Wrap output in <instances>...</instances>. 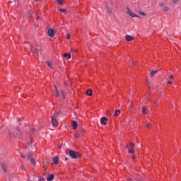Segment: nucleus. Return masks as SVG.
<instances>
[{
  "label": "nucleus",
  "instance_id": "obj_1",
  "mask_svg": "<svg viewBox=\"0 0 181 181\" xmlns=\"http://www.w3.org/2000/svg\"><path fill=\"white\" fill-rule=\"evenodd\" d=\"M66 153H69L71 158L73 159H77V158H80V154L77 151H74L73 150H66Z\"/></svg>",
  "mask_w": 181,
  "mask_h": 181
},
{
  "label": "nucleus",
  "instance_id": "obj_2",
  "mask_svg": "<svg viewBox=\"0 0 181 181\" xmlns=\"http://www.w3.org/2000/svg\"><path fill=\"white\" fill-rule=\"evenodd\" d=\"M31 156H32V152L28 153L27 155V159H28V160H30V162L32 165H35L36 161H35V159L32 158Z\"/></svg>",
  "mask_w": 181,
  "mask_h": 181
},
{
  "label": "nucleus",
  "instance_id": "obj_3",
  "mask_svg": "<svg viewBox=\"0 0 181 181\" xmlns=\"http://www.w3.org/2000/svg\"><path fill=\"white\" fill-rule=\"evenodd\" d=\"M127 12L132 18H139L138 15H136L135 13L132 12V11H131L128 7L127 8Z\"/></svg>",
  "mask_w": 181,
  "mask_h": 181
},
{
  "label": "nucleus",
  "instance_id": "obj_4",
  "mask_svg": "<svg viewBox=\"0 0 181 181\" xmlns=\"http://www.w3.org/2000/svg\"><path fill=\"white\" fill-rule=\"evenodd\" d=\"M30 49L35 56H39V48H35V47L30 45Z\"/></svg>",
  "mask_w": 181,
  "mask_h": 181
},
{
  "label": "nucleus",
  "instance_id": "obj_5",
  "mask_svg": "<svg viewBox=\"0 0 181 181\" xmlns=\"http://www.w3.org/2000/svg\"><path fill=\"white\" fill-rule=\"evenodd\" d=\"M55 33L54 29L53 28H49L47 31V35L49 36V37H54Z\"/></svg>",
  "mask_w": 181,
  "mask_h": 181
},
{
  "label": "nucleus",
  "instance_id": "obj_6",
  "mask_svg": "<svg viewBox=\"0 0 181 181\" xmlns=\"http://www.w3.org/2000/svg\"><path fill=\"white\" fill-rule=\"evenodd\" d=\"M108 122V118L103 117L100 119L101 125H107V122Z\"/></svg>",
  "mask_w": 181,
  "mask_h": 181
},
{
  "label": "nucleus",
  "instance_id": "obj_7",
  "mask_svg": "<svg viewBox=\"0 0 181 181\" xmlns=\"http://www.w3.org/2000/svg\"><path fill=\"white\" fill-rule=\"evenodd\" d=\"M52 124L53 127H57L59 125V122H57V119H56L54 117H52Z\"/></svg>",
  "mask_w": 181,
  "mask_h": 181
},
{
  "label": "nucleus",
  "instance_id": "obj_8",
  "mask_svg": "<svg viewBox=\"0 0 181 181\" xmlns=\"http://www.w3.org/2000/svg\"><path fill=\"white\" fill-rule=\"evenodd\" d=\"M1 168L4 172H8V164L5 163H1Z\"/></svg>",
  "mask_w": 181,
  "mask_h": 181
},
{
  "label": "nucleus",
  "instance_id": "obj_9",
  "mask_svg": "<svg viewBox=\"0 0 181 181\" xmlns=\"http://www.w3.org/2000/svg\"><path fill=\"white\" fill-rule=\"evenodd\" d=\"M52 161H53V164L54 165H57V163H59V158L57 156H54L53 158H52Z\"/></svg>",
  "mask_w": 181,
  "mask_h": 181
},
{
  "label": "nucleus",
  "instance_id": "obj_10",
  "mask_svg": "<svg viewBox=\"0 0 181 181\" xmlns=\"http://www.w3.org/2000/svg\"><path fill=\"white\" fill-rule=\"evenodd\" d=\"M53 179H54V175H53V174H51L47 177V181H52Z\"/></svg>",
  "mask_w": 181,
  "mask_h": 181
},
{
  "label": "nucleus",
  "instance_id": "obj_11",
  "mask_svg": "<svg viewBox=\"0 0 181 181\" xmlns=\"http://www.w3.org/2000/svg\"><path fill=\"white\" fill-rule=\"evenodd\" d=\"M126 40L127 42H132V40H134V37H132L131 35H127L126 36Z\"/></svg>",
  "mask_w": 181,
  "mask_h": 181
},
{
  "label": "nucleus",
  "instance_id": "obj_12",
  "mask_svg": "<svg viewBox=\"0 0 181 181\" xmlns=\"http://www.w3.org/2000/svg\"><path fill=\"white\" fill-rule=\"evenodd\" d=\"M86 95H88L89 97H91V95H93V90L88 89L86 90Z\"/></svg>",
  "mask_w": 181,
  "mask_h": 181
},
{
  "label": "nucleus",
  "instance_id": "obj_13",
  "mask_svg": "<svg viewBox=\"0 0 181 181\" xmlns=\"http://www.w3.org/2000/svg\"><path fill=\"white\" fill-rule=\"evenodd\" d=\"M16 136H21V129L19 127L16 129Z\"/></svg>",
  "mask_w": 181,
  "mask_h": 181
},
{
  "label": "nucleus",
  "instance_id": "obj_14",
  "mask_svg": "<svg viewBox=\"0 0 181 181\" xmlns=\"http://www.w3.org/2000/svg\"><path fill=\"white\" fill-rule=\"evenodd\" d=\"M72 129H77V122L72 121Z\"/></svg>",
  "mask_w": 181,
  "mask_h": 181
},
{
  "label": "nucleus",
  "instance_id": "obj_15",
  "mask_svg": "<svg viewBox=\"0 0 181 181\" xmlns=\"http://www.w3.org/2000/svg\"><path fill=\"white\" fill-rule=\"evenodd\" d=\"M54 91H55V95L56 97H59L60 96V93H59V91L57 90V86H54Z\"/></svg>",
  "mask_w": 181,
  "mask_h": 181
},
{
  "label": "nucleus",
  "instance_id": "obj_16",
  "mask_svg": "<svg viewBox=\"0 0 181 181\" xmlns=\"http://www.w3.org/2000/svg\"><path fill=\"white\" fill-rule=\"evenodd\" d=\"M106 9H107V11L108 12V13H112V8H110V6H106Z\"/></svg>",
  "mask_w": 181,
  "mask_h": 181
},
{
  "label": "nucleus",
  "instance_id": "obj_17",
  "mask_svg": "<svg viewBox=\"0 0 181 181\" xmlns=\"http://www.w3.org/2000/svg\"><path fill=\"white\" fill-rule=\"evenodd\" d=\"M64 57H66V59H71V54L69 53H66L64 54Z\"/></svg>",
  "mask_w": 181,
  "mask_h": 181
},
{
  "label": "nucleus",
  "instance_id": "obj_18",
  "mask_svg": "<svg viewBox=\"0 0 181 181\" xmlns=\"http://www.w3.org/2000/svg\"><path fill=\"white\" fill-rule=\"evenodd\" d=\"M46 64H47V66H49L50 67V69H53V64H52V62L47 61Z\"/></svg>",
  "mask_w": 181,
  "mask_h": 181
},
{
  "label": "nucleus",
  "instance_id": "obj_19",
  "mask_svg": "<svg viewBox=\"0 0 181 181\" xmlns=\"http://www.w3.org/2000/svg\"><path fill=\"white\" fill-rule=\"evenodd\" d=\"M156 73H158V70L152 71L151 73V77L152 78L155 77V74H156Z\"/></svg>",
  "mask_w": 181,
  "mask_h": 181
},
{
  "label": "nucleus",
  "instance_id": "obj_20",
  "mask_svg": "<svg viewBox=\"0 0 181 181\" xmlns=\"http://www.w3.org/2000/svg\"><path fill=\"white\" fill-rule=\"evenodd\" d=\"M119 114H121V110H115V117H118V115H119Z\"/></svg>",
  "mask_w": 181,
  "mask_h": 181
},
{
  "label": "nucleus",
  "instance_id": "obj_21",
  "mask_svg": "<svg viewBox=\"0 0 181 181\" xmlns=\"http://www.w3.org/2000/svg\"><path fill=\"white\" fill-rule=\"evenodd\" d=\"M142 114H144V115H146V114H148L146 112V107H142Z\"/></svg>",
  "mask_w": 181,
  "mask_h": 181
},
{
  "label": "nucleus",
  "instance_id": "obj_22",
  "mask_svg": "<svg viewBox=\"0 0 181 181\" xmlns=\"http://www.w3.org/2000/svg\"><path fill=\"white\" fill-rule=\"evenodd\" d=\"M170 9V8H169V6H165L163 7L164 12H169Z\"/></svg>",
  "mask_w": 181,
  "mask_h": 181
},
{
  "label": "nucleus",
  "instance_id": "obj_23",
  "mask_svg": "<svg viewBox=\"0 0 181 181\" xmlns=\"http://www.w3.org/2000/svg\"><path fill=\"white\" fill-rule=\"evenodd\" d=\"M32 142H33V140L32 139H30V141L28 143V144H26V146L25 148H29V146H30V145H32Z\"/></svg>",
  "mask_w": 181,
  "mask_h": 181
},
{
  "label": "nucleus",
  "instance_id": "obj_24",
  "mask_svg": "<svg viewBox=\"0 0 181 181\" xmlns=\"http://www.w3.org/2000/svg\"><path fill=\"white\" fill-rule=\"evenodd\" d=\"M33 15V11L32 10H30L28 12V17L32 18Z\"/></svg>",
  "mask_w": 181,
  "mask_h": 181
},
{
  "label": "nucleus",
  "instance_id": "obj_25",
  "mask_svg": "<svg viewBox=\"0 0 181 181\" xmlns=\"http://www.w3.org/2000/svg\"><path fill=\"white\" fill-rule=\"evenodd\" d=\"M139 15H141L142 16H146V14L144 12L139 11Z\"/></svg>",
  "mask_w": 181,
  "mask_h": 181
},
{
  "label": "nucleus",
  "instance_id": "obj_26",
  "mask_svg": "<svg viewBox=\"0 0 181 181\" xmlns=\"http://www.w3.org/2000/svg\"><path fill=\"white\" fill-rule=\"evenodd\" d=\"M130 146L132 148V149H134V146H135V144L134 143H130Z\"/></svg>",
  "mask_w": 181,
  "mask_h": 181
},
{
  "label": "nucleus",
  "instance_id": "obj_27",
  "mask_svg": "<svg viewBox=\"0 0 181 181\" xmlns=\"http://www.w3.org/2000/svg\"><path fill=\"white\" fill-rule=\"evenodd\" d=\"M134 152H135V150H134V148L129 150V153H134Z\"/></svg>",
  "mask_w": 181,
  "mask_h": 181
},
{
  "label": "nucleus",
  "instance_id": "obj_28",
  "mask_svg": "<svg viewBox=\"0 0 181 181\" xmlns=\"http://www.w3.org/2000/svg\"><path fill=\"white\" fill-rule=\"evenodd\" d=\"M59 11V12H66V8H60Z\"/></svg>",
  "mask_w": 181,
  "mask_h": 181
},
{
  "label": "nucleus",
  "instance_id": "obj_29",
  "mask_svg": "<svg viewBox=\"0 0 181 181\" xmlns=\"http://www.w3.org/2000/svg\"><path fill=\"white\" fill-rule=\"evenodd\" d=\"M21 158H23V159H25V158H26V156H25V154L23 153H21Z\"/></svg>",
  "mask_w": 181,
  "mask_h": 181
},
{
  "label": "nucleus",
  "instance_id": "obj_30",
  "mask_svg": "<svg viewBox=\"0 0 181 181\" xmlns=\"http://www.w3.org/2000/svg\"><path fill=\"white\" fill-rule=\"evenodd\" d=\"M151 126L152 124H151V123H147L146 128H151Z\"/></svg>",
  "mask_w": 181,
  "mask_h": 181
},
{
  "label": "nucleus",
  "instance_id": "obj_31",
  "mask_svg": "<svg viewBox=\"0 0 181 181\" xmlns=\"http://www.w3.org/2000/svg\"><path fill=\"white\" fill-rule=\"evenodd\" d=\"M74 136H76V138H80V134L75 133Z\"/></svg>",
  "mask_w": 181,
  "mask_h": 181
},
{
  "label": "nucleus",
  "instance_id": "obj_32",
  "mask_svg": "<svg viewBox=\"0 0 181 181\" xmlns=\"http://www.w3.org/2000/svg\"><path fill=\"white\" fill-rule=\"evenodd\" d=\"M173 78H175V77L173 76V75H170L169 79H170V80H173Z\"/></svg>",
  "mask_w": 181,
  "mask_h": 181
},
{
  "label": "nucleus",
  "instance_id": "obj_33",
  "mask_svg": "<svg viewBox=\"0 0 181 181\" xmlns=\"http://www.w3.org/2000/svg\"><path fill=\"white\" fill-rule=\"evenodd\" d=\"M59 5H62V0H57Z\"/></svg>",
  "mask_w": 181,
  "mask_h": 181
},
{
  "label": "nucleus",
  "instance_id": "obj_34",
  "mask_svg": "<svg viewBox=\"0 0 181 181\" xmlns=\"http://www.w3.org/2000/svg\"><path fill=\"white\" fill-rule=\"evenodd\" d=\"M61 93H62V97L64 98V91L62 90Z\"/></svg>",
  "mask_w": 181,
  "mask_h": 181
},
{
  "label": "nucleus",
  "instance_id": "obj_35",
  "mask_svg": "<svg viewBox=\"0 0 181 181\" xmlns=\"http://www.w3.org/2000/svg\"><path fill=\"white\" fill-rule=\"evenodd\" d=\"M66 39H70V34L66 35Z\"/></svg>",
  "mask_w": 181,
  "mask_h": 181
},
{
  "label": "nucleus",
  "instance_id": "obj_36",
  "mask_svg": "<svg viewBox=\"0 0 181 181\" xmlns=\"http://www.w3.org/2000/svg\"><path fill=\"white\" fill-rule=\"evenodd\" d=\"M177 2H179V0H173V4H176Z\"/></svg>",
  "mask_w": 181,
  "mask_h": 181
},
{
  "label": "nucleus",
  "instance_id": "obj_37",
  "mask_svg": "<svg viewBox=\"0 0 181 181\" xmlns=\"http://www.w3.org/2000/svg\"><path fill=\"white\" fill-rule=\"evenodd\" d=\"M80 132H81V134H83V132H84V129H80Z\"/></svg>",
  "mask_w": 181,
  "mask_h": 181
},
{
  "label": "nucleus",
  "instance_id": "obj_38",
  "mask_svg": "<svg viewBox=\"0 0 181 181\" xmlns=\"http://www.w3.org/2000/svg\"><path fill=\"white\" fill-rule=\"evenodd\" d=\"M132 64H133L134 66H136V62H132Z\"/></svg>",
  "mask_w": 181,
  "mask_h": 181
},
{
  "label": "nucleus",
  "instance_id": "obj_39",
  "mask_svg": "<svg viewBox=\"0 0 181 181\" xmlns=\"http://www.w3.org/2000/svg\"><path fill=\"white\" fill-rule=\"evenodd\" d=\"M168 84H173V83H172L171 81H168Z\"/></svg>",
  "mask_w": 181,
  "mask_h": 181
},
{
  "label": "nucleus",
  "instance_id": "obj_40",
  "mask_svg": "<svg viewBox=\"0 0 181 181\" xmlns=\"http://www.w3.org/2000/svg\"><path fill=\"white\" fill-rule=\"evenodd\" d=\"M132 159H135V156H132Z\"/></svg>",
  "mask_w": 181,
  "mask_h": 181
},
{
  "label": "nucleus",
  "instance_id": "obj_41",
  "mask_svg": "<svg viewBox=\"0 0 181 181\" xmlns=\"http://www.w3.org/2000/svg\"><path fill=\"white\" fill-rule=\"evenodd\" d=\"M37 19H39V16H36V21H37Z\"/></svg>",
  "mask_w": 181,
  "mask_h": 181
},
{
  "label": "nucleus",
  "instance_id": "obj_42",
  "mask_svg": "<svg viewBox=\"0 0 181 181\" xmlns=\"http://www.w3.org/2000/svg\"><path fill=\"white\" fill-rule=\"evenodd\" d=\"M131 108H134V106L132 105H130Z\"/></svg>",
  "mask_w": 181,
  "mask_h": 181
},
{
  "label": "nucleus",
  "instance_id": "obj_43",
  "mask_svg": "<svg viewBox=\"0 0 181 181\" xmlns=\"http://www.w3.org/2000/svg\"><path fill=\"white\" fill-rule=\"evenodd\" d=\"M126 148L128 149L129 148V146L128 145H127Z\"/></svg>",
  "mask_w": 181,
  "mask_h": 181
},
{
  "label": "nucleus",
  "instance_id": "obj_44",
  "mask_svg": "<svg viewBox=\"0 0 181 181\" xmlns=\"http://www.w3.org/2000/svg\"><path fill=\"white\" fill-rule=\"evenodd\" d=\"M132 179H131V178L128 179V181H132Z\"/></svg>",
  "mask_w": 181,
  "mask_h": 181
},
{
  "label": "nucleus",
  "instance_id": "obj_45",
  "mask_svg": "<svg viewBox=\"0 0 181 181\" xmlns=\"http://www.w3.org/2000/svg\"><path fill=\"white\" fill-rule=\"evenodd\" d=\"M21 169H23V170L25 169L23 165L21 166Z\"/></svg>",
  "mask_w": 181,
  "mask_h": 181
},
{
  "label": "nucleus",
  "instance_id": "obj_46",
  "mask_svg": "<svg viewBox=\"0 0 181 181\" xmlns=\"http://www.w3.org/2000/svg\"><path fill=\"white\" fill-rule=\"evenodd\" d=\"M59 148H62V145H59Z\"/></svg>",
  "mask_w": 181,
  "mask_h": 181
},
{
  "label": "nucleus",
  "instance_id": "obj_47",
  "mask_svg": "<svg viewBox=\"0 0 181 181\" xmlns=\"http://www.w3.org/2000/svg\"><path fill=\"white\" fill-rule=\"evenodd\" d=\"M65 160H69V158H65Z\"/></svg>",
  "mask_w": 181,
  "mask_h": 181
},
{
  "label": "nucleus",
  "instance_id": "obj_48",
  "mask_svg": "<svg viewBox=\"0 0 181 181\" xmlns=\"http://www.w3.org/2000/svg\"><path fill=\"white\" fill-rule=\"evenodd\" d=\"M31 130H32V131H35V129L32 128Z\"/></svg>",
  "mask_w": 181,
  "mask_h": 181
},
{
  "label": "nucleus",
  "instance_id": "obj_49",
  "mask_svg": "<svg viewBox=\"0 0 181 181\" xmlns=\"http://www.w3.org/2000/svg\"><path fill=\"white\" fill-rule=\"evenodd\" d=\"M163 6V4H160V6Z\"/></svg>",
  "mask_w": 181,
  "mask_h": 181
},
{
  "label": "nucleus",
  "instance_id": "obj_50",
  "mask_svg": "<svg viewBox=\"0 0 181 181\" xmlns=\"http://www.w3.org/2000/svg\"><path fill=\"white\" fill-rule=\"evenodd\" d=\"M138 181H144V180H138Z\"/></svg>",
  "mask_w": 181,
  "mask_h": 181
},
{
  "label": "nucleus",
  "instance_id": "obj_51",
  "mask_svg": "<svg viewBox=\"0 0 181 181\" xmlns=\"http://www.w3.org/2000/svg\"><path fill=\"white\" fill-rule=\"evenodd\" d=\"M18 119L19 121H21V118H18Z\"/></svg>",
  "mask_w": 181,
  "mask_h": 181
},
{
  "label": "nucleus",
  "instance_id": "obj_52",
  "mask_svg": "<svg viewBox=\"0 0 181 181\" xmlns=\"http://www.w3.org/2000/svg\"><path fill=\"white\" fill-rule=\"evenodd\" d=\"M15 2H16V0H14Z\"/></svg>",
  "mask_w": 181,
  "mask_h": 181
},
{
  "label": "nucleus",
  "instance_id": "obj_53",
  "mask_svg": "<svg viewBox=\"0 0 181 181\" xmlns=\"http://www.w3.org/2000/svg\"><path fill=\"white\" fill-rule=\"evenodd\" d=\"M34 1H37V0H34Z\"/></svg>",
  "mask_w": 181,
  "mask_h": 181
}]
</instances>
